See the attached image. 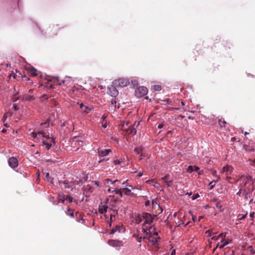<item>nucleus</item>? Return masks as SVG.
<instances>
[{"label":"nucleus","mask_w":255,"mask_h":255,"mask_svg":"<svg viewBox=\"0 0 255 255\" xmlns=\"http://www.w3.org/2000/svg\"><path fill=\"white\" fill-rule=\"evenodd\" d=\"M66 199H65L64 197H61L59 198V202L61 201L62 203H64Z\"/></svg>","instance_id":"52"},{"label":"nucleus","mask_w":255,"mask_h":255,"mask_svg":"<svg viewBox=\"0 0 255 255\" xmlns=\"http://www.w3.org/2000/svg\"><path fill=\"white\" fill-rule=\"evenodd\" d=\"M63 185L65 189H68L70 187L69 185V181L67 180H65L63 182Z\"/></svg>","instance_id":"33"},{"label":"nucleus","mask_w":255,"mask_h":255,"mask_svg":"<svg viewBox=\"0 0 255 255\" xmlns=\"http://www.w3.org/2000/svg\"><path fill=\"white\" fill-rule=\"evenodd\" d=\"M156 207L157 208V209L156 210V215H155V216L158 214H160L163 211V209L159 205H157Z\"/></svg>","instance_id":"30"},{"label":"nucleus","mask_w":255,"mask_h":255,"mask_svg":"<svg viewBox=\"0 0 255 255\" xmlns=\"http://www.w3.org/2000/svg\"><path fill=\"white\" fill-rule=\"evenodd\" d=\"M121 161L119 160H115L114 161V163L115 165H117V164H120L121 163Z\"/></svg>","instance_id":"49"},{"label":"nucleus","mask_w":255,"mask_h":255,"mask_svg":"<svg viewBox=\"0 0 255 255\" xmlns=\"http://www.w3.org/2000/svg\"><path fill=\"white\" fill-rule=\"evenodd\" d=\"M126 130V132H127V133L131 134L132 135H135L136 132V130L133 127V126H129V127L128 128V129H127Z\"/></svg>","instance_id":"16"},{"label":"nucleus","mask_w":255,"mask_h":255,"mask_svg":"<svg viewBox=\"0 0 255 255\" xmlns=\"http://www.w3.org/2000/svg\"><path fill=\"white\" fill-rule=\"evenodd\" d=\"M170 176L169 174H166L164 177L161 178L160 180H162L164 183L166 184L167 187H170L171 184L173 183V180L170 179Z\"/></svg>","instance_id":"8"},{"label":"nucleus","mask_w":255,"mask_h":255,"mask_svg":"<svg viewBox=\"0 0 255 255\" xmlns=\"http://www.w3.org/2000/svg\"><path fill=\"white\" fill-rule=\"evenodd\" d=\"M243 191V186H242L241 188L240 189L239 192L237 193V194L240 197H243L242 192Z\"/></svg>","instance_id":"36"},{"label":"nucleus","mask_w":255,"mask_h":255,"mask_svg":"<svg viewBox=\"0 0 255 255\" xmlns=\"http://www.w3.org/2000/svg\"><path fill=\"white\" fill-rule=\"evenodd\" d=\"M13 108L14 111H17L19 109L18 107L16 105V104H14L13 105Z\"/></svg>","instance_id":"48"},{"label":"nucleus","mask_w":255,"mask_h":255,"mask_svg":"<svg viewBox=\"0 0 255 255\" xmlns=\"http://www.w3.org/2000/svg\"><path fill=\"white\" fill-rule=\"evenodd\" d=\"M29 74L31 76H37V70L33 67H32L29 70Z\"/></svg>","instance_id":"25"},{"label":"nucleus","mask_w":255,"mask_h":255,"mask_svg":"<svg viewBox=\"0 0 255 255\" xmlns=\"http://www.w3.org/2000/svg\"><path fill=\"white\" fill-rule=\"evenodd\" d=\"M150 204V201H146L145 203V205L146 206L149 205Z\"/></svg>","instance_id":"58"},{"label":"nucleus","mask_w":255,"mask_h":255,"mask_svg":"<svg viewBox=\"0 0 255 255\" xmlns=\"http://www.w3.org/2000/svg\"><path fill=\"white\" fill-rule=\"evenodd\" d=\"M245 179L246 180V182L245 184L243 185V186L246 187L247 185H249V187H254L253 184V181L252 180V177L250 175H247Z\"/></svg>","instance_id":"13"},{"label":"nucleus","mask_w":255,"mask_h":255,"mask_svg":"<svg viewBox=\"0 0 255 255\" xmlns=\"http://www.w3.org/2000/svg\"><path fill=\"white\" fill-rule=\"evenodd\" d=\"M254 214H255V212H251L250 214V217H251V218H253L254 216Z\"/></svg>","instance_id":"57"},{"label":"nucleus","mask_w":255,"mask_h":255,"mask_svg":"<svg viewBox=\"0 0 255 255\" xmlns=\"http://www.w3.org/2000/svg\"><path fill=\"white\" fill-rule=\"evenodd\" d=\"M16 74H17V77L18 78L22 77V76L21 74H20L19 72H17L16 70Z\"/></svg>","instance_id":"54"},{"label":"nucleus","mask_w":255,"mask_h":255,"mask_svg":"<svg viewBox=\"0 0 255 255\" xmlns=\"http://www.w3.org/2000/svg\"><path fill=\"white\" fill-rule=\"evenodd\" d=\"M207 233H209V235L210 236H211L212 235H215V236L216 234H217V233H213V232H212V231H211L210 230H208V231H207L206 232V234H207Z\"/></svg>","instance_id":"42"},{"label":"nucleus","mask_w":255,"mask_h":255,"mask_svg":"<svg viewBox=\"0 0 255 255\" xmlns=\"http://www.w3.org/2000/svg\"><path fill=\"white\" fill-rule=\"evenodd\" d=\"M111 103L112 105H115L116 103H117V102L116 101L113 99L111 101Z\"/></svg>","instance_id":"51"},{"label":"nucleus","mask_w":255,"mask_h":255,"mask_svg":"<svg viewBox=\"0 0 255 255\" xmlns=\"http://www.w3.org/2000/svg\"><path fill=\"white\" fill-rule=\"evenodd\" d=\"M245 212V214H239L238 215V218H239V220H243L246 217L248 213H247V212Z\"/></svg>","instance_id":"32"},{"label":"nucleus","mask_w":255,"mask_h":255,"mask_svg":"<svg viewBox=\"0 0 255 255\" xmlns=\"http://www.w3.org/2000/svg\"><path fill=\"white\" fill-rule=\"evenodd\" d=\"M199 196V195L198 194H196L195 196L194 197H193V199H195L196 198H197Z\"/></svg>","instance_id":"62"},{"label":"nucleus","mask_w":255,"mask_h":255,"mask_svg":"<svg viewBox=\"0 0 255 255\" xmlns=\"http://www.w3.org/2000/svg\"><path fill=\"white\" fill-rule=\"evenodd\" d=\"M233 168L231 166L227 165L223 168L222 172H226L227 175H229L233 171Z\"/></svg>","instance_id":"15"},{"label":"nucleus","mask_w":255,"mask_h":255,"mask_svg":"<svg viewBox=\"0 0 255 255\" xmlns=\"http://www.w3.org/2000/svg\"><path fill=\"white\" fill-rule=\"evenodd\" d=\"M122 190L126 195L131 196L133 195V193L131 192V190L127 188H122Z\"/></svg>","instance_id":"21"},{"label":"nucleus","mask_w":255,"mask_h":255,"mask_svg":"<svg viewBox=\"0 0 255 255\" xmlns=\"http://www.w3.org/2000/svg\"><path fill=\"white\" fill-rule=\"evenodd\" d=\"M231 242V240H230V241H226V242H224L223 244H222L220 246V249H223V248H224V247H225L226 245L229 244Z\"/></svg>","instance_id":"39"},{"label":"nucleus","mask_w":255,"mask_h":255,"mask_svg":"<svg viewBox=\"0 0 255 255\" xmlns=\"http://www.w3.org/2000/svg\"><path fill=\"white\" fill-rule=\"evenodd\" d=\"M218 124L220 127L222 128L225 127L226 125L227 124V123L224 120L220 119L219 120Z\"/></svg>","instance_id":"29"},{"label":"nucleus","mask_w":255,"mask_h":255,"mask_svg":"<svg viewBox=\"0 0 255 255\" xmlns=\"http://www.w3.org/2000/svg\"><path fill=\"white\" fill-rule=\"evenodd\" d=\"M175 250H173L172 252H171V255H175Z\"/></svg>","instance_id":"59"},{"label":"nucleus","mask_w":255,"mask_h":255,"mask_svg":"<svg viewBox=\"0 0 255 255\" xmlns=\"http://www.w3.org/2000/svg\"><path fill=\"white\" fill-rule=\"evenodd\" d=\"M79 212H76L75 213V216L76 217V220L78 222H81L82 224H84L85 223V220L83 219V217L82 216L81 214H80L79 216L81 217L80 218H78L77 217L78 214H79Z\"/></svg>","instance_id":"23"},{"label":"nucleus","mask_w":255,"mask_h":255,"mask_svg":"<svg viewBox=\"0 0 255 255\" xmlns=\"http://www.w3.org/2000/svg\"><path fill=\"white\" fill-rule=\"evenodd\" d=\"M143 240H147L149 244L152 246L160 244V238L159 237H154V236H152V234L150 235H149V236L143 237Z\"/></svg>","instance_id":"2"},{"label":"nucleus","mask_w":255,"mask_h":255,"mask_svg":"<svg viewBox=\"0 0 255 255\" xmlns=\"http://www.w3.org/2000/svg\"><path fill=\"white\" fill-rule=\"evenodd\" d=\"M9 166L12 168H14L17 167L18 162L17 159L14 157H10L8 160Z\"/></svg>","instance_id":"7"},{"label":"nucleus","mask_w":255,"mask_h":255,"mask_svg":"<svg viewBox=\"0 0 255 255\" xmlns=\"http://www.w3.org/2000/svg\"><path fill=\"white\" fill-rule=\"evenodd\" d=\"M227 233H222L220 234L217 237H216V236H213L211 238V239L213 240H217L219 239V238H222V240H221V242H223L224 240V238L226 236Z\"/></svg>","instance_id":"18"},{"label":"nucleus","mask_w":255,"mask_h":255,"mask_svg":"<svg viewBox=\"0 0 255 255\" xmlns=\"http://www.w3.org/2000/svg\"><path fill=\"white\" fill-rule=\"evenodd\" d=\"M38 135L43 137L49 138L48 135H47L46 133L43 130L38 131L37 132H33L32 137H33V139H35L36 138H37Z\"/></svg>","instance_id":"10"},{"label":"nucleus","mask_w":255,"mask_h":255,"mask_svg":"<svg viewBox=\"0 0 255 255\" xmlns=\"http://www.w3.org/2000/svg\"><path fill=\"white\" fill-rule=\"evenodd\" d=\"M134 150L136 153V154H140V156H142V154L141 153V149L140 148L135 147Z\"/></svg>","instance_id":"35"},{"label":"nucleus","mask_w":255,"mask_h":255,"mask_svg":"<svg viewBox=\"0 0 255 255\" xmlns=\"http://www.w3.org/2000/svg\"><path fill=\"white\" fill-rule=\"evenodd\" d=\"M118 180H115L114 181H112V180H111L109 179H106L104 180V183L105 185H106L107 186H110V183H111L112 185H114V184L116 182H118ZM113 187H114V186H113V187H111V188H113Z\"/></svg>","instance_id":"20"},{"label":"nucleus","mask_w":255,"mask_h":255,"mask_svg":"<svg viewBox=\"0 0 255 255\" xmlns=\"http://www.w3.org/2000/svg\"><path fill=\"white\" fill-rule=\"evenodd\" d=\"M220 177H219V176H218V179H217V180H213V181H212L209 183V185H208V186H209V189H213V188L214 187V186H215V184H216V182H217V181H218V180H220Z\"/></svg>","instance_id":"24"},{"label":"nucleus","mask_w":255,"mask_h":255,"mask_svg":"<svg viewBox=\"0 0 255 255\" xmlns=\"http://www.w3.org/2000/svg\"><path fill=\"white\" fill-rule=\"evenodd\" d=\"M80 108L82 109V110L88 114L89 113V111H91V109H90L89 108H88V107L85 106L83 104H81L80 105Z\"/></svg>","instance_id":"22"},{"label":"nucleus","mask_w":255,"mask_h":255,"mask_svg":"<svg viewBox=\"0 0 255 255\" xmlns=\"http://www.w3.org/2000/svg\"><path fill=\"white\" fill-rule=\"evenodd\" d=\"M58 29H60L59 28H58V25L57 24V25H54L53 26H52V30H54V31H56L58 30Z\"/></svg>","instance_id":"44"},{"label":"nucleus","mask_w":255,"mask_h":255,"mask_svg":"<svg viewBox=\"0 0 255 255\" xmlns=\"http://www.w3.org/2000/svg\"><path fill=\"white\" fill-rule=\"evenodd\" d=\"M147 93V89L144 86L139 87L135 90V94L137 97H141Z\"/></svg>","instance_id":"4"},{"label":"nucleus","mask_w":255,"mask_h":255,"mask_svg":"<svg viewBox=\"0 0 255 255\" xmlns=\"http://www.w3.org/2000/svg\"><path fill=\"white\" fill-rule=\"evenodd\" d=\"M10 77L12 76L13 78L16 79L17 78V74L16 73H11L10 75Z\"/></svg>","instance_id":"46"},{"label":"nucleus","mask_w":255,"mask_h":255,"mask_svg":"<svg viewBox=\"0 0 255 255\" xmlns=\"http://www.w3.org/2000/svg\"><path fill=\"white\" fill-rule=\"evenodd\" d=\"M48 81L51 82L53 83L54 84H56L57 85L60 86L61 85L62 83H63L64 85L68 86H71V85L70 83L71 82V80L70 78H66L65 80H63L61 82H60L59 78L56 77H52L50 78V79H48Z\"/></svg>","instance_id":"1"},{"label":"nucleus","mask_w":255,"mask_h":255,"mask_svg":"<svg viewBox=\"0 0 255 255\" xmlns=\"http://www.w3.org/2000/svg\"><path fill=\"white\" fill-rule=\"evenodd\" d=\"M108 209L109 207L108 205L106 204H105L99 206V212L101 214H104V213L107 212Z\"/></svg>","instance_id":"14"},{"label":"nucleus","mask_w":255,"mask_h":255,"mask_svg":"<svg viewBox=\"0 0 255 255\" xmlns=\"http://www.w3.org/2000/svg\"><path fill=\"white\" fill-rule=\"evenodd\" d=\"M123 193H124L123 191L122 190V189L121 188V190L119 191V193L118 194L121 197L123 196Z\"/></svg>","instance_id":"53"},{"label":"nucleus","mask_w":255,"mask_h":255,"mask_svg":"<svg viewBox=\"0 0 255 255\" xmlns=\"http://www.w3.org/2000/svg\"><path fill=\"white\" fill-rule=\"evenodd\" d=\"M193 171H194V166L190 165L188 167V168L187 169V172L191 173Z\"/></svg>","instance_id":"38"},{"label":"nucleus","mask_w":255,"mask_h":255,"mask_svg":"<svg viewBox=\"0 0 255 255\" xmlns=\"http://www.w3.org/2000/svg\"><path fill=\"white\" fill-rule=\"evenodd\" d=\"M124 228L123 227V226H116L115 227V228H113L111 231V234H113L114 233H115L116 232H118L119 233H120L121 232V231L122 230H124Z\"/></svg>","instance_id":"17"},{"label":"nucleus","mask_w":255,"mask_h":255,"mask_svg":"<svg viewBox=\"0 0 255 255\" xmlns=\"http://www.w3.org/2000/svg\"><path fill=\"white\" fill-rule=\"evenodd\" d=\"M112 150L110 149H104L102 148H99L98 149V152L100 156H104L109 154V153L111 152Z\"/></svg>","instance_id":"11"},{"label":"nucleus","mask_w":255,"mask_h":255,"mask_svg":"<svg viewBox=\"0 0 255 255\" xmlns=\"http://www.w3.org/2000/svg\"><path fill=\"white\" fill-rule=\"evenodd\" d=\"M108 244L114 247H121L123 246V242L119 240H110L108 241Z\"/></svg>","instance_id":"9"},{"label":"nucleus","mask_w":255,"mask_h":255,"mask_svg":"<svg viewBox=\"0 0 255 255\" xmlns=\"http://www.w3.org/2000/svg\"><path fill=\"white\" fill-rule=\"evenodd\" d=\"M43 144L44 145H46V148L48 150L50 148L51 146V144H49V143H48L47 142L45 141H43Z\"/></svg>","instance_id":"37"},{"label":"nucleus","mask_w":255,"mask_h":255,"mask_svg":"<svg viewBox=\"0 0 255 255\" xmlns=\"http://www.w3.org/2000/svg\"><path fill=\"white\" fill-rule=\"evenodd\" d=\"M106 116L104 115L102 117V126L104 128H106L107 127V121L106 120Z\"/></svg>","instance_id":"26"},{"label":"nucleus","mask_w":255,"mask_h":255,"mask_svg":"<svg viewBox=\"0 0 255 255\" xmlns=\"http://www.w3.org/2000/svg\"><path fill=\"white\" fill-rule=\"evenodd\" d=\"M163 127V125L162 124H159L158 126V128H162Z\"/></svg>","instance_id":"60"},{"label":"nucleus","mask_w":255,"mask_h":255,"mask_svg":"<svg viewBox=\"0 0 255 255\" xmlns=\"http://www.w3.org/2000/svg\"><path fill=\"white\" fill-rule=\"evenodd\" d=\"M152 89L155 91H159L161 90V87L160 85H154Z\"/></svg>","instance_id":"31"},{"label":"nucleus","mask_w":255,"mask_h":255,"mask_svg":"<svg viewBox=\"0 0 255 255\" xmlns=\"http://www.w3.org/2000/svg\"><path fill=\"white\" fill-rule=\"evenodd\" d=\"M132 237H134V238H136V239H137L138 237H139L137 235L135 234H134L133 235Z\"/></svg>","instance_id":"61"},{"label":"nucleus","mask_w":255,"mask_h":255,"mask_svg":"<svg viewBox=\"0 0 255 255\" xmlns=\"http://www.w3.org/2000/svg\"><path fill=\"white\" fill-rule=\"evenodd\" d=\"M23 98L25 100L31 101L33 100H34V97L32 95H25L24 96Z\"/></svg>","instance_id":"27"},{"label":"nucleus","mask_w":255,"mask_h":255,"mask_svg":"<svg viewBox=\"0 0 255 255\" xmlns=\"http://www.w3.org/2000/svg\"><path fill=\"white\" fill-rule=\"evenodd\" d=\"M143 239V237H139L137 239L138 243H139V246H141V240Z\"/></svg>","instance_id":"45"},{"label":"nucleus","mask_w":255,"mask_h":255,"mask_svg":"<svg viewBox=\"0 0 255 255\" xmlns=\"http://www.w3.org/2000/svg\"><path fill=\"white\" fill-rule=\"evenodd\" d=\"M254 190V187H249L248 189H246V187L243 186V191L242 192L243 197H244L245 199L248 200L250 194Z\"/></svg>","instance_id":"6"},{"label":"nucleus","mask_w":255,"mask_h":255,"mask_svg":"<svg viewBox=\"0 0 255 255\" xmlns=\"http://www.w3.org/2000/svg\"><path fill=\"white\" fill-rule=\"evenodd\" d=\"M63 181L59 180V181H58V183H59V184H60H60H63Z\"/></svg>","instance_id":"64"},{"label":"nucleus","mask_w":255,"mask_h":255,"mask_svg":"<svg viewBox=\"0 0 255 255\" xmlns=\"http://www.w3.org/2000/svg\"><path fill=\"white\" fill-rule=\"evenodd\" d=\"M152 205L153 208L154 209H155L156 208V207L157 206V205H158L159 204H158L155 201L152 200Z\"/></svg>","instance_id":"41"},{"label":"nucleus","mask_w":255,"mask_h":255,"mask_svg":"<svg viewBox=\"0 0 255 255\" xmlns=\"http://www.w3.org/2000/svg\"><path fill=\"white\" fill-rule=\"evenodd\" d=\"M65 213L67 215L69 216L72 218H75V214L74 213V209L69 208L65 211Z\"/></svg>","instance_id":"19"},{"label":"nucleus","mask_w":255,"mask_h":255,"mask_svg":"<svg viewBox=\"0 0 255 255\" xmlns=\"http://www.w3.org/2000/svg\"><path fill=\"white\" fill-rule=\"evenodd\" d=\"M151 228V227L149 228V229H145V228H142V231L143 233L145 235V236H149V235H151L152 232H150V229Z\"/></svg>","instance_id":"28"},{"label":"nucleus","mask_w":255,"mask_h":255,"mask_svg":"<svg viewBox=\"0 0 255 255\" xmlns=\"http://www.w3.org/2000/svg\"><path fill=\"white\" fill-rule=\"evenodd\" d=\"M199 168L197 166H194V170L196 171H198V170H199Z\"/></svg>","instance_id":"56"},{"label":"nucleus","mask_w":255,"mask_h":255,"mask_svg":"<svg viewBox=\"0 0 255 255\" xmlns=\"http://www.w3.org/2000/svg\"><path fill=\"white\" fill-rule=\"evenodd\" d=\"M142 216L138 215L135 217V221L136 223L139 224L142 221Z\"/></svg>","instance_id":"34"},{"label":"nucleus","mask_w":255,"mask_h":255,"mask_svg":"<svg viewBox=\"0 0 255 255\" xmlns=\"http://www.w3.org/2000/svg\"><path fill=\"white\" fill-rule=\"evenodd\" d=\"M66 199L68 200L70 203L72 202L73 201V198L69 195H67L66 196Z\"/></svg>","instance_id":"43"},{"label":"nucleus","mask_w":255,"mask_h":255,"mask_svg":"<svg viewBox=\"0 0 255 255\" xmlns=\"http://www.w3.org/2000/svg\"><path fill=\"white\" fill-rule=\"evenodd\" d=\"M45 177L47 179V180L50 181L49 173H46Z\"/></svg>","instance_id":"55"},{"label":"nucleus","mask_w":255,"mask_h":255,"mask_svg":"<svg viewBox=\"0 0 255 255\" xmlns=\"http://www.w3.org/2000/svg\"><path fill=\"white\" fill-rule=\"evenodd\" d=\"M108 90L109 93L111 96L115 97L118 95L119 92L115 87V86H111L109 87Z\"/></svg>","instance_id":"12"},{"label":"nucleus","mask_w":255,"mask_h":255,"mask_svg":"<svg viewBox=\"0 0 255 255\" xmlns=\"http://www.w3.org/2000/svg\"><path fill=\"white\" fill-rule=\"evenodd\" d=\"M216 171H214L212 174L214 176H216Z\"/></svg>","instance_id":"63"},{"label":"nucleus","mask_w":255,"mask_h":255,"mask_svg":"<svg viewBox=\"0 0 255 255\" xmlns=\"http://www.w3.org/2000/svg\"><path fill=\"white\" fill-rule=\"evenodd\" d=\"M142 217L145 220L143 225L146 224L150 225L152 223L153 217L151 214L148 213H143L142 214Z\"/></svg>","instance_id":"5"},{"label":"nucleus","mask_w":255,"mask_h":255,"mask_svg":"<svg viewBox=\"0 0 255 255\" xmlns=\"http://www.w3.org/2000/svg\"><path fill=\"white\" fill-rule=\"evenodd\" d=\"M121 188L118 189V188H115V190L113 191L116 194H118L119 193V191L121 190Z\"/></svg>","instance_id":"47"},{"label":"nucleus","mask_w":255,"mask_h":255,"mask_svg":"<svg viewBox=\"0 0 255 255\" xmlns=\"http://www.w3.org/2000/svg\"><path fill=\"white\" fill-rule=\"evenodd\" d=\"M129 83L128 80L125 78H120L115 80L113 82L115 86L121 88L127 86Z\"/></svg>","instance_id":"3"},{"label":"nucleus","mask_w":255,"mask_h":255,"mask_svg":"<svg viewBox=\"0 0 255 255\" xmlns=\"http://www.w3.org/2000/svg\"><path fill=\"white\" fill-rule=\"evenodd\" d=\"M49 123L48 120H47L44 123L41 124V126H43L44 128H47L49 126Z\"/></svg>","instance_id":"40"},{"label":"nucleus","mask_w":255,"mask_h":255,"mask_svg":"<svg viewBox=\"0 0 255 255\" xmlns=\"http://www.w3.org/2000/svg\"><path fill=\"white\" fill-rule=\"evenodd\" d=\"M158 233L156 231H154L153 233H152V236H154V237H159Z\"/></svg>","instance_id":"50"}]
</instances>
